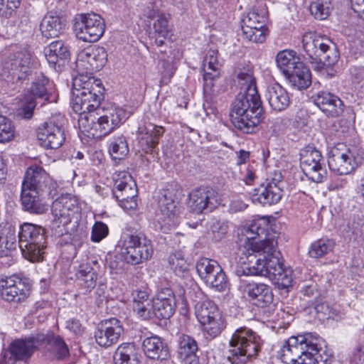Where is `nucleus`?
Instances as JSON below:
<instances>
[{
    "label": "nucleus",
    "mask_w": 364,
    "mask_h": 364,
    "mask_svg": "<svg viewBox=\"0 0 364 364\" xmlns=\"http://www.w3.org/2000/svg\"><path fill=\"white\" fill-rule=\"evenodd\" d=\"M16 237L15 231L9 230L5 235L0 236V257H8L16 250Z\"/></svg>",
    "instance_id": "47"
},
{
    "label": "nucleus",
    "mask_w": 364,
    "mask_h": 364,
    "mask_svg": "<svg viewBox=\"0 0 364 364\" xmlns=\"http://www.w3.org/2000/svg\"><path fill=\"white\" fill-rule=\"evenodd\" d=\"M219 205L220 196L218 192L211 188L199 187L192 190L188 194L187 205L193 213H210Z\"/></svg>",
    "instance_id": "20"
},
{
    "label": "nucleus",
    "mask_w": 364,
    "mask_h": 364,
    "mask_svg": "<svg viewBox=\"0 0 364 364\" xmlns=\"http://www.w3.org/2000/svg\"><path fill=\"white\" fill-rule=\"evenodd\" d=\"M139 349L133 343H124L114 353V364H140Z\"/></svg>",
    "instance_id": "40"
},
{
    "label": "nucleus",
    "mask_w": 364,
    "mask_h": 364,
    "mask_svg": "<svg viewBox=\"0 0 364 364\" xmlns=\"http://www.w3.org/2000/svg\"><path fill=\"white\" fill-rule=\"evenodd\" d=\"M128 143L124 136L113 138L109 144V152L114 160H122L128 154Z\"/></svg>",
    "instance_id": "45"
},
{
    "label": "nucleus",
    "mask_w": 364,
    "mask_h": 364,
    "mask_svg": "<svg viewBox=\"0 0 364 364\" xmlns=\"http://www.w3.org/2000/svg\"><path fill=\"white\" fill-rule=\"evenodd\" d=\"M318 338L310 335L290 337L278 352V356L285 364H320L327 358Z\"/></svg>",
    "instance_id": "4"
},
{
    "label": "nucleus",
    "mask_w": 364,
    "mask_h": 364,
    "mask_svg": "<svg viewBox=\"0 0 364 364\" xmlns=\"http://www.w3.org/2000/svg\"><path fill=\"white\" fill-rule=\"evenodd\" d=\"M164 132L161 126H156L151 122L141 124L137 131V138L141 148L145 152H149L159 144L160 137Z\"/></svg>",
    "instance_id": "28"
},
{
    "label": "nucleus",
    "mask_w": 364,
    "mask_h": 364,
    "mask_svg": "<svg viewBox=\"0 0 364 364\" xmlns=\"http://www.w3.org/2000/svg\"><path fill=\"white\" fill-rule=\"evenodd\" d=\"M53 87L52 82L49 79L42 73L37 75L33 81L29 94L27 95L30 98H33L34 101L38 100L44 102L48 101L49 92Z\"/></svg>",
    "instance_id": "41"
},
{
    "label": "nucleus",
    "mask_w": 364,
    "mask_h": 364,
    "mask_svg": "<svg viewBox=\"0 0 364 364\" xmlns=\"http://www.w3.org/2000/svg\"><path fill=\"white\" fill-rule=\"evenodd\" d=\"M122 250L125 261L136 265L149 259L154 252L151 240L142 232L123 235Z\"/></svg>",
    "instance_id": "9"
},
{
    "label": "nucleus",
    "mask_w": 364,
    "mask_h": 364,
    "mask_svg": "<svg viewBox=\"0 0 364 364\" xmlns=\"http://www.w3.org/2000/svg\"><path fill=\"white\" fill-rule=\"evenodd\" d=\"M301 292L302 293V294L304 296H306L308 297H311V296L316 297L319 294L317 289H316V286L313 285V284L306 285V286L304 287L301 289Z\"/></svg>",
    "instance_id": "63"
},
{
    "label": "nucleus",
    "mask_w": 364,
    "mask_h": 364,
    "mask_svg": "<svg viewBox=\"0 0 364 364\" xmlns=\"http://www.w3.org/2000/svg\"><path fill=\"white\" fill-rule=\"evenodd\" d=\"M350 364H364V351L361 347H357L352 353Z\"/></svg>",
    "instance_id": "58"
},
{
    "label": "nucleus",
    "mask_w": 364,
    "mask_h": 364,
    "mask_svg": "<svg viewBox=\"0 0 364 364\" xmlns=\"http://www.w3.org/2000/svg\"><path fill=\"white\" fill-rule=\"evenodd\" d=\"M21 1H0V15L9 16L14 11V9L19 6Z\"/></svg>",
    "instance_id": "56"
},
{
    "label": "nucleus",
    "mask_w": 364,
    "mask_h": 364,
    "mask_svg": "<svg viewBox=\"0 0 364 364\" xmlns=\"http://www.w3.org/2000/svg\"><path fill=\"white\" fill-rule=\"evenodd\" d=\"M246 292L252 304L258 307H266L273 301L271 287L263 283L248 284Z\"/></svg>",
    "instance_id": "33"
},
{
    "label": "nucleus",
    "mask_w": 364,
    "mask_h": 364,
    "mask_svg": "<svg viewBox=\"0 0 364 364\" xmlns=\"http://www.w3.org/2000/svg\"><path fill=\"white\" fill-rule=\"evenodd\" d=\"M14 136V128L11 122L0 114V143L10 141Z\"/></svg>",
    "instance_id": "51"
},
{
    "label": "nucleus",
    "mask_w": 364,
    "mask_h": 364,
    "mask_svg": "<svg viewBox=\"0 0 364 364\" xmlns=\"http://www.w3.org/2000/svg\"><path fill=\"white\" fill-rule=\"evenodd\" d=\"M196 270L207 286L218 291H224L228 286L227 277L215 260L202 258L196 263Z\"/></svg>",
    "instance_id": "17"
},
{
    "label": "nucleus",
    "mask_w": 364,
    "mask_h": 364,
    "mask_svg": "<svg viewBox=\"0 0 364 364\" xmlns=\"http://www.w3.org/2000/svg\"><path fill=\"white\" fill-rule=\"evenodd\" d=\"M124 333L121 322L116 318H112L102 322L95 332L96 343L105 348L117 343Z\"/></svg>",
    "instance_id": "25"
},
{
    "label": "nucleus",
    "mask_w": 364,
    "mask_h": 364,
    "mask_svg": "<svg viewBox=\"0 0 364 364\" xmlns=\"http://www.w3.org/2000/svg\"><path fill=\"white\" fill-rule=\"evenodd\" d=\"M43 194L22 186L21 200L23 208L31 213H44L48 210V206L41 200Z\"/></svg>",
    "instance_id": "35"
},
{
    "label": "nucleus",
    "mask_w": 364,
    "mask_h": 364,
    "mask_svg": "<svg viewBox=\"0 0 364 364\" xmlns=\"http://www.w3.org/2000/svg\"><path fill=\"white\" fill-rule=\"evenodd\" d=\"M150 301L133 304V311L143 320H148L152 316V310L149 308Z\"/></svg>",
    "instance_id": "54"
},
{
    "label": "nucleus",
    "mask_w": 364,
    "mask_h": 364,
    "mask_svg": "<svg viewBox=\"0 0 364 364\" xmlns=\"http://www.w3.org/2000/svg\"><path fill=\"white\" fill-rule=\"evenodd\" d=\"M264 112L257 87L250 85L232 103L230 117L233 125L244 133H252L262 122Z\"/></svg>",
    "instance_id": "3"
},
{
    "label": "nucleus",
    "mask_w": 364,
    "mask_h": 364,
    "mask_svg": "<svg viewBox=\"0 0 364 364\" xmlns=\"http://www.w3.org/2000/svg\"><path fill=\"white\" fill-rule=\"evenodd\" d=\"M195 314L207 338H215L225 328L223 314L213 301H198L195 305Z\"/></svg>",
    "instance_id": "10"
},
{
    "label": "nucleus",
    "mask_w": 364,
    "mask_h": 364,
    "mask_svg": "<svg viewBox=\"0 0 364 364\" xmlns=\"http://www.w3.org/2000/svg\"><path fill=\"white\" fill-rule=\"evenodd\" d=\"M107 53L103 47L95 46L82 51L77 60L78 70H85V74L91 76L93 72L99 71L106 64Z\"/></svg>",
    "instance_id": "23"
},
{
    "label": "nucleus",
    "mask_w": 364,
    "mask_h": 364,
    "mask_svg": "<svg viewBox=\"0 0 364 364\" xmlns=\"http://www.w3.org/2000/svg\"><path fill=\"white\" fill-rule=\"evenodd\" d=\"M168 265L176 274H181L188 269V264L182 252L178 251L168 257Z\"/></svg>",
    "instance_id": "49"
},
{
    "label": "nucleus",
    "mask_w": 364,
    "mask_h": 364,
    "mask_svg": "<svg viewBox=\"0 0 364 364\" xmlns=\"http://www.w3.org/2000/svg\"><path fill=\"white\" fill-rule=\"evenodd\" d=\"M66 328L75 334H80L82 332L80 321L75 318L68 320L66 322Z\"/></svg>",
    "instance_id": "60"
},
{
    "label": "nucleus",
    "mask_w": 364,
    "mask_h": 364,
    "mask_svg": "<svg viewBox=\"0 0 364 364\" xmlns=\"http://www.w3.org/2000/svg\"><path fill=\"white\" fill-rule=\"evenodd\" d=\"M198 350L197 342L193 338L185 334L179 337L178 353L184 364L198 363Z\"/></svg>",
    "instance_id": "39"
},
{
    "label": "nucleus",
    "mask_w": 364,
    "mask_h": 364,
    "mask_svg": "<svg viewBox=\"0 0 364 364\" xmlns=\"http://www.w3.org/2000/svg\"><path fill=\"white\" fill-rule=\"evenodd\" d=\"M65 26V18L50 12L43 18L40 28L42 35L47 38H50L58 37L63 32Z\"/></svg>",
    "instance_id": "37"
},
{
    "label": "nucleus",
    "mask_w": 364,
    "mask_h": 364,
    "mask_svg": "<svg viewBox=\"0 0 364 364\" xmlns=\"http://www.w3.org/2000/svg\"><path fill=\"white\" fill-rule=\"evenodd\" d=\"M161 81L167 84L171 78L173 77L176 67L175 63L173 60V58L170 56L167 57V59H161Z\"/></svg>",
    "instance_id": "50"
},
{
    "label": "nucleus",
    "mask_w": 364,
    "mask_h": 364,
    "mask_svg": "<svg viewBox=\"0 0 364 364\" xmlns=\"http://www.w3.org/2000/svg\"><path fill=\"white\" fill-rule=\"evenodd\" d=\"M47 238L46 230L43 227L23 223L18 232V245L23 256L32 262L42 261L47 247Z\"/></svg>",
    "instance_id": "7"
},
{
    "label": "nucleus",
    "mask_w": 364,
    "mask_h": 364,
    "mask_svg": "<svg viewBox=\"0 0 364 364\" xmlns=\"http://www.w3.org/2000/svg\"><path fill=\"white\" fill-rule=\"evenodd\" d=\"M328 164L330 170L337 175L350 174L358 166L350 149L343 143H338L330 149Z\"/></svg>",
    "instance_id": "19"
},
{
    "label": "nucleus",
    "mask_w": 364,
    "mask_h": 364,
    "mask_svg": "<svg viewBox=\"0 0 364 364\" xmlns=\"http://www.w3.org/2000/svg\"><path fill=\"white\" fill-rule=\"evenodd\" d=\"M76 37L84 42H96L105 31V20L96 13L80 14L74 18Z\"/></svg>",
    "instance_id": "11"
},
{
    "label": "nucleus",
    "mask_w": 364,
    "mask_h": 364,
    "mask_svg": "<svg viewBox=\"0 0 364 364\" xmlns=\"http://www.w3.org/2000/svg\"><path fill=\"white\" fill-rule=\"evenodd\" d=\"M114 197L125 210L134 209L136 205L137 188L132 176L127 171H116L113 174Z\"/></svg>",
    "instance_id": "15"
},
{
    "label": "nucleus",
    "mask_w": 364,
    "mask_h": 364,
    "mask_svg": "<svg viewBox=\"0 0 364 364\" xmlns=\"http://www.w3.org/2000/svg\"><path fill=\"white\" fill-rule=\"evenodd\" d=\"M282 198V190L274 182H269L265 186L255 190L252 196L254 203L262 205H271L277 203Z\"/></svg>",
    "instance_id": "34"
},
{
    "label": "nucleus",
    "mask_w": 364,
    "mask_h": 364,
    "mask_svg": "<svg viewBox=\"0 0 364 364\" xmlns=\"http://www.w3.org/2000/svg\"><path fill=\"white\" fill-rule=\"evenodd\" d=\"M262 346L260 336L245 326L237 328L229 342L228 360L232 364H245L255 357Z\"/></svg>",
    "instance_id": "5"
},
{
    "label": "nucleus",
    "mask_w": 364,
    "mask_h": 364,
    "mask_svg": "<svg viewBox=\"0 0 364 364\" xmlns=\"http://www.w3.org/2000/svg\"><path fill=\"white\" fill-rule=\"evenodd\" d=\"M276 63L279 69L286 76L289 74L294 67L297 66L300 61L299 58L296 55V52L291 50H284L279 52L276 57Z\"/></svg>",
    "instance_id": "44"
},
{
    "label": "nucleus",
    "mask_w": 364,
    "mask_h": 364,
    "mask_svg": "<svg viewBox=\"0 0 364 364\" xmlns=\"http://www.w3.org/2000/svg\"><path fill=\"white\" fill-rule=\"evenodd\" d=\"M78 211L77 200L70 195H63L56 198L52 204L53 219L50 228L58 235L66 232L65 227L71 222L75 213Z\"/></svg>",
    "instance_id": "13"
},
{
    "label": "nucleus",
    "mask_w": 364,
    "mask_h": 364,
    "mask_svg": "<svg viewBox=\"0 0 364 364\" xmlns=\"http://www.w3.org/2000/svg\"><path fill=\"white\" fill-rule=\"evenodd\" d=\"M37 136L41 146L46 149H57L61 147L65 141L63 128L53 120L46 122L40 127Z\"/></svg>",
    "instance_id": "26"
},
{
    "label": "nucleus",
    "mask_w": 364,
    "mask_h": 364,
    "mask_svg": "<svg viewBox=\"0 0 364 364\" xmlns=\"http://www.w3.org/2000/svg\"><path fill=\"white\" fill-rule=\"evenodd\" d=\"M181 194V187L176 183H168L161 191L159 198V208L162 223L168 227L178 224L179 210L176 200Z\"/></svg>",
    "instance_id": "14"
},
{
    "label": "nucleus",
    "mask_w": 364,
    "mask_h": 364,
    "mask_svg": "<svg viewBox=\"0 0 364 364\" xmlns=\"http://www.w3.org/2000/svg\"><path fill=\"white\" fill-rule=\"evenodd\" d=\"M38 102L34 101L33 98L26 96L21 101L19 108L17 109V115L23 119H30L33 116V112Z\"/></svg>",
    "instance_id": "52"
},
{
    "label": "nucleus",
    "mask_w": 364,
    "mask_h": 364,
    "mask_svg": "<svg viewBox=\"0 0 364 364\" xmlns=\"http://www.w3.org/2000/svg\"><path fill=\"white\" fill-rule=\"evenodd\" d=\"M144 16L153 21L152 31L149 33V37L151 40H154L156 46H163L165 40L172 31L173 26L171 23V14L155 8L151 4L144 9Z\"/></svg>",
    "instance_id": "18"
},
{
    "label": "nucleus",
    "mask_w": 364,
    "mask_h": 364,
    "mask_svg": "<svg viewBox=\"0 0 364 364\" xmlns=\"http://www.w3.org/2000/svg\"><path fill=\"white\" fill-rule=\"evenodd\" d=\"M132 296L133 304L150 301L149 293L145 290L135 289L132 291Z\"/></svg>",
    "instance_id": "57"
},
{
    "label": "nucleus",
    "mask_w": 364,
    "mask_h": 364,
    "mask_svg": "<svg viewBox=\"0 0 364 364\" xmlns=\"http://www.w3.org/2000/svg\"><path fill=\"white\" fill-rule=\"evenodd\" d=\"M213 232H217L218 236H222L227 233L228 225L225 223H221L219 221H216L211 226Z\"/></svg>",
    "instance_id": "61"
},
{
    "label": "nucleus",
    "mask_w": 364,
    "mask_h": 364,
    "mask_svg": "<svg viewBox=\"0 0 364 364\" xmlns=\"http://www.w3.org/2000/svg\"><path fill=\"white\" fill-rule=\"evenodd\" d=\"M285 77L290 85L299 90H305L311 84V71L303 62L299 63Z\"/></svg>",
    "instance_id": "38"
},
{
    "label": "nucleus",
    "mask_w": 364,
    "mask_h": 364,
    "mask_svg": "<svg viewBox=\"0 0 364 364\" xmlns=\"http://www.w3.org/2000/svg\"><path fill=\"white\" fill-rule=\"evenodd\" d=\"M22 186L41 193L47 192L48 195L54 196L58 186L41 166L33 165L26 170Z\"/></svg>",
    "instance_id": "21"
},
{
    "label": "nucleus",
    "mask_w": 364,
    "mask_h": 364,
    "mask_svg": "<svg viewBox=\"0 0 364 364\" xmlns=\"http://www.w3.org/2000/svg\"><path fill=\"white\" fill-rule=\"evenodd\" d=\"M30 293L29 283L16 275L0 281V296L8 302H23L29 296Z\"/></svg>",
    "instance_id": "22"
},
{
    "label": "nucleus",
    "mask_w": 364,
    "mask_h": 364,
    "mask_svg": "<svg viewBox=\"0 0 364 364\" xmlns=\"http://www.w3.org/2000/svg\"><path fill=\"white\" fill-rule=\"evenodd\" d=\"M300 166L311 181L322 183L327 178V171L320 151L308 145L300 151Z\"/></svg>",
    "instance_id": "16"
},
{
    "label": "nucleus",
    "mask_w": 364,
    "mask_h": 364,
    "mask_svg": "<svg viewBox=\"0 0 364 364\" xmlns=\"http://www.w3.org/2000/svg\"><path fill=\"white\" fill-rule=\"evenodd\" d=\"M46 356L52 360H62L69 354V350L64 341L59 336H52L47 340Z\"/></svg>",
    "instance_id": "43"
},
{
    "label": "nucleus",
    "mask_w": 364,
    "mask_h": 364,
    "mask_svg": "<svg viewBox=\"0 0 364 364\" xmlns=\"http://www.w3.org/2000/svg\"><path fill=\"white\" fill-rule=\"evenodd\" d=\"M92 264H97L95 261L81 262L75 272L76 282L84 294L90 292L96 286L97 273Z\"/></svg>",
    "instance_id": "31"
},
{
    "label": "nucleus",
    "mask_w": 364,
    "mask_h": 364,
    "mask_svg": "<svg viewBox=\"0 0 364 364\" xmlns=\"http://www.w3.org/2000/svg\"><path fill=\"white\" fill-rule=\"evenodd\" d=\"M303 48L311 63L320 67H331L339 59V52L335 43L326 36H318L315 32H306L302 38Z\"/></svg>",
    "instance_id": "6"
},
{
    "label": "nucleus",
    "mask_w": 364,
    "mask_h": 364,
    "mask_svg": "<svg viewBox=\"0 0 364 364\" xmlns=\"http://www.w3.org/2000/svg\"><path fill=\"white\" fill-rule=\"evenodd\" d=\"M109 229L106 224L102 222H97L92 227L91 240L93 242H99L108 235Z\"/></svg>",
    "instance_id": "53"
},
{
    "label": "nucleus",
    "mask_w": 364,
    "mask_h": 364,
    "mask_svg": "<svg viewBox=\"0 0 364 364\" xmlns=\"http://www.w3.org/2000/svg\"><path fill=\"white\" fill-rule=\"evenodd\" d=\"M237 78L241 85L244 87L245 90H247L250 85L256 87L255 80L250 70L240 71L237 73Z\"/></svg>",
    "instance_id": "55"
},
{
    "label": "nucleus",
    "mask_w": 364,
    "mask_h": 364,
    "mask_svg": "<svg viewBox=\"0 0 364 364\" xmlns=\"http://www.w3.org/2000/svg\"><path fill=\"white\" fill-rule=\"evenodd\" d=\"M38 58L27 49H21L9 55L2 65L0 74L2 80L15 84L26 80L38 66Z\"/></svg>",
    "instance_id": "8"
},
{
    "label": "nucleus",
    "mask_w": 364,
    "mask_h": 364,
    "mask_svg": "<svg viewBox=\"0 0 364 364\" xmlns=\"http://www.w3.org/2000/svg\"><path fill=\"white\" fill-rule=\"evenodd\" d=\"M242 237H245V250L248 252L243 266L237 267L236 273L241 276H264L274 281L282 289L291 286V272L285 269L280 261V252L277 250V242L274 239L261 238L266 236V230L262 227L260 221H253L241 230Z\"/></svg>",
    "instance_id": "2"
},
{
    "label": "nucleus",
    "mask_w": 364,
    "mask_h": 364,
    "mask_svg": "<svg viewBox=\"0 0 364 364\" xmlns=\"http://www.w3.org/2000/svg\"><path fill=\"white\" fill-rule=\"evenodd\" d=\"M335 246L332 240L327 238L319 239L311 245L309 255L313 258L322 257L331 252Z\"/></svg>",
    "instance_id": "46"
},
{
    "label": "nucleus",
    "mask_w": 364,
    "mask_h": 364,
    "mask_svg": "<svg viewBox=\"0 0 364 364\" xmlns=\"http://www.w3.org/2000/svg\"><path fill=\"white\" fill-rule=\"evenodd\" d=\"M331 1H312L309 6V11L315 18L324 20L331 14L332 6Z\"/></svg>",
    "instance_id": "48"
},
{
    "label": "nucleus",
    "mask_w": 364,
    "mask_h": 364,
    "mask_svg": "<svg viewBox=\"0 0 364 364\" xmlns=\"http://www.w3.org/2000/svg\"><path fill=\"white\" fill-rule=\"evenodd\" d=\"M268 11L265 5L254 6L242 19V36L249 41L262 43L266 40L268 29L265 21Z\"/></svg>",
    "instance_id": "12"
},
{
    "label": "nucleus",
    "mask_w": 364,
    "mask_h": 364,
    "mask_svg": "<svg viewBox=\"0 0 364 364\" xmlns=\"http://www.w3.org/2000/svg\"><path fill=\"white\" fill-rule=\"evenodd\" d=\"M71 105L78 114V126L82 132L92 137L110 134L127 119L126 111L119 107H100L104 88L100 79L79 73L73 81Z\"/></svg>",
    "instance_id": "1"
},
{
    "label": "nucleus",
    "mask_w": 364,
    "mask_h": 364,
    "mask_svg": "<svg viewBox=\"0 0 364 364\" xmlns=\"http://www.w3.org/2000/svg\"><path fill=\"white\" fill-rule=\"evenodd\" d=\"M176 307V296L173 290L161 289L152 300V316L159 320H168L174 314Z\"/></svg>",
    "instance_id": "24"
},
{
    "label": "nucleus",
    "mask_w": 364,
    "mask_h": 364,
    "mask_svg": "<svg viewBox=\"0 0 364 364\" xmlns=\"http://www.w3.org/2000/svg\"><path fill=\"white\" fill-rule=\"evenodd\" d=\"M265 97L271 108L276 112L284 111L290 105L289 93L278 83L267 87Z\"/></svg>",
    "instance_id": "32"
},
{
    "label": "nucleus",
    "mask_w": 364,
    "mask_h": 364,
    "mask_svg": "<svg viewBox=\"0 0 364 364\" xmlns=\"http://www.w3.org/2000/svg\"><path fill=\"white\" fill-rule=\"evenodd\" d=\"M314 102L329 117H337L343 112V101L338 96L328 92H319L314 99Z\"/></svg>",
    "instance_id": "30"
},
{
    "label": "nucleus",
    "mask_w": 364,
    "mask_h": 364,
    "mask_svg": "<svg viewBox=\"0 0 364 364\" xmlns=\"http://www.w3.org/2000/svg\"><path fill=\"white\" fill-rule=\"evenodd\" d=\"M351 9L364 20V1H350Z\"/></svg>",
    "instance_id": "62"
},
{
    "label": "nucleus",
    "mask_w": 364,
    "mask_h": 364,
    "mask_svg": "<svg viewBox=\"0 0 364 364\" xmlns=\"http://www.w3.org/2000/svg\"><path fill=\"white\" fill-rule=\"evenodd\" d=\"M317 318L320 320L329 318L328 307L327 305L321 303L317 304L314 307Z\"/></svg>",
    "instance_id": "59"
},
{
    "label": "nucleus",
    "mask_w": 364,
    "mask_h": 364,
    "mask_svg": "<svg viewBox=\"0 0 364 364\" xmlns=\"http://www.w3.org/2000/svg\"><path fill=\"white\" fill-rule=\"evenodd\" d=\"M222 64L218 60V51L209 50L203 60V81L205 92L210 91L214 86V82L220 75Z\"/></svg>",
    "instance_id": "29"
},
{
    "label": "nucleus",
    "mask_w": 364,
    "mask_h": 364,
    "mask_svg": "<svg viewBox=\"0 0 364 364\" xmlns=\"http://www.w3.org/2000/svg\"><path fill=\"white\" fill-rule=\"evenodd\" d=\"M142 348L145 355L150 359L163 360L169 356L167 345L157 336L146 338L143 341Z\"/></svg>",
    "instance_id": "36"
},
{
    "label": "nucleus",
    "mask_w": 364,
    "mask_h": 364,
    "mask_svg": "<svg viewBox=\"0 0 364 364\" xmlns=\"http://www.w3.org/2000/svg\"><path fill=\"white\" fill-rule=\"evenodd\" d=\"M36 347L35 338L19 339L13 341L9 349L5 350L0 360V364H14L17 360L31 356Z\"/></svg>",
    "instance_id": "27"
},
{
    "label": "nucleus",
    "mask_w": 364,
    "mask_h": 364,
    "mask_svg": "<svg viewBox=\"0 0 364 364\" xmlns=\"http://www.w3.org/2000/svg\"><path fill=\"white\" fill-rule=\"evenodd\" d=\"M44 55L50 66L54 67L59 60H66L70 56L68 47L62 41L50 43L43 50Z\"/></svg>",
    "instance_id": "42"
},
{
    "label": "nucleus",
    "mask_w": 364,
    "mask_h": 364,
    "mask_svg": "<svg viewBox=\"0 0 364 364\" xmlns=\"http://www.w3.org/2000/svg\"><path fill=\"white\" fill-rule=\"evenodd\" d=\"M247 208V205L241 200H234L230 203V209L234 212L242 211Z\"/></svg>",
    "instance_id": "64"
}]
</instances>
